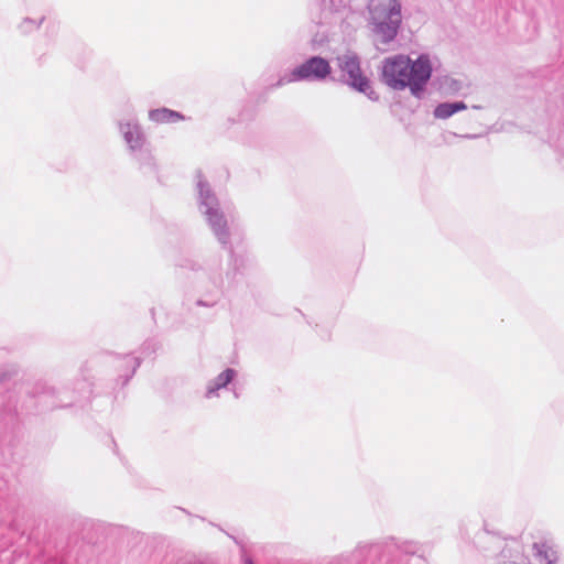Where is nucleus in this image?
Masks as SVG:
<instances>
[{
	"mask_svg": "<svg viewBox=\"0 0 564 564\" xmlns=\"http://www.w3.org/2000/svg\"><path fill=\"white\" fill-rule=\"evenodd\" d=\"M432 67L425 56L411 61L406 55H395L383 61L382 80L394 90H402L406 87L415 96L422 91L423 86L430 79Z\"/></svg>",
	"mask_w": 564,
	"mask_h": 564,
	"instance_id": "obj_1",
	"label": "nucleus"
},
{
	"mask_svg": "<svg viewBox=\"0 0 564 564\" xmlns=\"http://www.w3.org/2000/svg\"><path fill=\"white\" fill-rule=\"evenodd\" d=\"M340 69L347 74V83L358 91L368 94L370 84L368 78L362 74L359 59L356 55L347 53L338 57Z\"/></svg>",
	"mask_w": 564,
	"mask_h": 564,
	"instance_id": "obj_2",
	"label": "nucleus"
},
{
	"mask_svg": "<svg viewBox=\"0 0 564 564\" xmlns=\"http://www.w3.org/2000/svg\"><path fill=\"white\" fill-rule=\"evenodd\" d=\"M330 74L329 63L322 57H312L292 73L294 79H324Z\"/></svg>",
	"mask_w": 564,
	"mask_h": 564,
	"instance_id": "obj_3",
	"label": "nucleus"
},
{
	"mask_svg": "<svg viewBox=\"0 0 564 564\" xmlns=\"http://www.w3.org/2000/svg\"><path fill=\"white\" fill-rule=\"evenodd\" d=\"M149 117L156 123H174L184 119L178 112L166 108L152 110Z\"/></svg>",
	"mask_w": 564,
	"mask_h": 564,
	"instance_id": "obj_4",
	"label": "nucleus"
},
{
	"mask_svg": "<svg viewBox=\"0 0 564 564\" xmlns=\"http://www.w3.org/2000/svg\"><path fill=\"white\" fill-rule=\"evenodd\" d=\"M533 547L535 555L545 564H553L556 561V551L547 542H536Z\"/></svg>",
	"mask_w": 564,
	"mask_h": 564,
	"instance_id": "obj_5",
	"label": "nucleus"
},
{
	"mask_svg": "<svg viewBox=\"0 0 564 564\" xmlns=\"http://www.w3.org/2000/svg\"><path fill=\"white\" fill-rule=\"evenodd\" d=\"M389 4H390V14H389L390 24L388 25V31H389V39H392L397 33L398 24L400 22V19H399L400 7H399V4H397L395 0H389Z\"/></svg>",
	"mask_w": 564,
	"mask_h": 564,
	"instance_id": "obj_6",
	"label": "nucleus"
},
{
	"mask_svg": "<svg viewBox=\"0 0 564 564\" xmlns=\"http://www.w3.org/2000/svg\"><path fill=\"white\" fill-rule=\"evenodd\" d=\"M466 106L463 102H455V104H441L435 109V116L437 118H448L458 110L465 109Z\"/></svg>",
	"mask_w": 564,
	"mask_h": 564,
	"instance_id": "obj_7",
	"label": "nucleus"
},
{
	"mask_svg": "<svg viewBox=\"0 0 564 564\" xmlns=\"http://www.w3.org/2000/svg\"><path fill=\"white\" fill-rule=\"evenodd\" d=\"M232 377L234 370L231 369H227L224 372H221L216 379V389L226 387L232 380Z\"/></svg>",
	"mask_w": 564,
	"mask_h": 564,
	"instance_id": "obj_8",
	"label": "nucleus"
},
{
	"mask_svg": "<svg viewBox=\"0 0 564 564\" xmlns=\"http://www.w3.org/2000/svg\"><path fill=\"white\" fill-rule=\"evenodd\" d=\"M124 138L132 149L137 148L141 140L139 130L135 127L133 130L126 131Z\"/></svg>",
	"mask_w": 564,
	"mask_h": 564,
	"instance_id": "obj_9",
	"label": "nucleus"
},
{
	"mask_svg": "<svg viewBox=\"0 0 564 564\" xmlns=\"http://www.w3.org/2000/svg\"><path fill=\"white\" fill-rule=\"evenodd\" d=\"M223 223L225 224V221L223 220V217L221 216L217 217V224L221 225Z\"/></svg>",
	"mask_w": 564,
	"mask_h": 564,
	"instance_id": "obj_10",
	"label": "nucleus"
},
{
	"mask_svg": "<svg viewBox=\"0 0 564 564\" xmlns=\"http://www.w3.org/2000/svg\"><path fill=\"white\" fill-rule=\"evenodd\" d=\"M378 30H379V31H383V24H379V25H378Z\"/></svg>",
	"mask_w": 564,
	"mask_h": 564,
	"instance_id": "obj_11",
	"label": "nucleus"
}]
</instances>
